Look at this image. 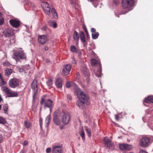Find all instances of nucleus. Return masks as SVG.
I'll list each match as a JSON object with an SVG mask.
<instances>
[{
  "instance_id": "nucleus-27",
  "label": "nucleus",
  "mask_w": 153,
  "mask_h": 153,
  "mask_svg": "<svg viewBox=\"0 0 153 153\" xmlns=\"http://www.w3.org/2000/svg\"><path fill=\"white\" fill-rule=\"evenodd\" d=\"M70 49L71 51L73 52L81 54V52L74 45H72L71 46Z\"/></svg>"
},
{
  "instance_id": "nucleus-52",
  "label": "nucleus",
  "mask_w": 153,
  "mask_h": 153,
  "mask_svg": "<svg viewBox=\"0 0 153 153\" xmlns=\"http://www.w3.org/2000/svg\"><path fill=\"white\" fill-rule=\"evenodd\" d=\"M64 127V126L63 125L61 126H59V128L60 129L62 130L63 129Z\"/></svg>"
},
{
  "instance_id": "nucleus-51",
  "label": "nucleus",
  "mask_w": 153,
  "mask_h": 153,
  "mask_svg": "<svg viewBox=\"0 0 153 153\" xmlns=\"http://www.w3.org/2000/svg\"><path fill=\"white\" fill-rule=\"evenodd\" d=\"M146 152L145 151L142 150L140 151V153H146Z\"/></svg>"
},
{
  "instance_id": "nucleus-45",
  "label": "nucleus",
  "mask_w": 153,
  "mask_h": 153,
  "mask_svg": "<svg viewBox=\"0 0 153 153\" xmlns=\"http://www.w3.org/2000/svg\"><path fill=\"white\" fill-rule=\"evenodd\" d=\"M39 123L40 125V127L41 128H42V120L40 119L39 120Z\"/></svg>"
},
{
  "instance_id": "nucleus-31",
  "label": "nucleus",
  "mask_w": 153,
  "mask_h": 153,
  "mask_svg": "<svg viewBox=\"0 0 153 153\" xmlns=\"http://www.w3.org/2000/svg\"><path fill=\"white\" fill-rule=\"evenodd\" d=\"M99 33L98 32L93 33H92V38L93 39H97L99 36Z\"/></svg>"
},
{
  "instance_id": "nucleus-7",
  "label": "nucleus",
  "mask_w": 153,
  "mask_h": 153,
  "mask_svg": "<svg viewBox=\"0 0 153 153\" xmlns=\"http://www.w3.org/2000/svg\"><path fill=\"white\" fill-rule=\"evenodd\" d=\"M19 80L15 78L10 79L8 82L9 86L12 88H15L19 85Z\"/></svg>"
},
{
  "instance_id": "nucleus-54",
  "label": "nucleus",
  "mask_w": 153,
  "mask_h": 153,
  "mask_svg": "<svg viewBox=\"0 0 153 153\" xmlns=\"http://www.w3.org/2000/svg\"><path fill=\"white\" fill-rule=\"evenodd\" d=\"M48 48L47 46H45V51H48Z\"/></svg>"
},
{
  "instance_id": "nucleus-17",
  "label": "nucleus",
  "mask_w": 153,
  "mask_h": 153,
  "mask_svg": "<svg viewBox=\"0 0 153 153\" xmlns=\"http://www.w3.org/2000/svg\"><path fill=\"white\" fill-rule=\"evenodd\" d=\"M53 120L56 125L58 126L60 125L61 123L60 120L56 114L54 115Z\"/></svg>"
},
{
  "instance_id": "nucleus-1",
  "label": "nucleus",
  "mask_w": 153,
  "mask_h": 153,
  "mask_svg": "<svg viewBox=\"0 0 153 153\" xmlns=\"http://www.w3.org/2000/svg\"><path fill=\"white\" fill-rule=\"evenodd\" d=\"M75 93L79 99V100L76 102V104L80 108L83 109L85 104L87 105L90 104L89 97L83 91L77 88L75 90Z\"/></svg>"
},
{
  "instance_id": "nucleus-18",
  "label": "nucleus",
  "mask_w": 153,
  "mask_h": 153,
  "mask_svg": "<svg viewBox=\"0 0 153 153\" xmlns=\"http://www.w3.org/2000/svg\"><path fill=\"white\" fill-rule=\"evenodd\" d=\"M6 31V32L4 35L5 37H10L13 35V31L12 29H7Z\"/></svg>"
},
{
  "instance_id": "nucleus-60",
  "label": "nucleus",
  "mask_w": 153,
  "mask_h": 153,
  "mask_svg": "<svg viewBox=\"0 0 153 153\" xmlns=\"http://www.w3.org/2000/svg\"><path fill=\"white\" fill-rule=\"evenodd\" d=\"M42 107H41L40 108V110L41 111V109H42Z\"/></svg>"
},
{
  "instance_id": "nucleus-21",
  "label": "nucleus",
  "mask_w": 153,
  "mask_h": 153,
  "mask_svg": "<svg viewBox=\"0 0 153 153\" xmlns=\"http://www.w3.org/2000/svg\"><path fill=\"white\" fill-rule=\"evenodd\" d=\"M144 102L147 103H153V96H149L145 98Z\"/></svg>"
},
{
  "instance_id": "nucleus-39",
  "label": "nucleus",
  "mask_w": 153,
  "mask_h": 153,
  "mask_svg": "<svg viewBox=\"0 0 153 153\" xmlns=\"http://www.w3.org/2000/svg\"><path fill=\"white\" fill-rule=\"evenodd\" d=\"M54 22V21L53 20H50L49 21L48 24L50 26H52Z\"/></svg>"
},
{
  "instance_id": "nucleus-42",
  "label": "nucleus",
  "mask_w": 153,
  "mask_h": 153,
  "mask_svg": "<svg viewBox=\"0 0 153 153\" xmlns=\"http://www.w3.org/2000/svg\"><path fill=\"white\" fill-rule=\"evenodd\" d=\"M51 149L50 148H48L46 149V152L47 153H49L51 152Z\"/></svg>"
},
{
  "instance_id": "nucleus-28",
  "label": "nucleus",
  "mask_w": 153,
  "mask_h": 153,
  "mask_svg": "<svg viewBox=\"0 0 153 153\" xmlns=\"http://www.w3.org/2000/svg\"><path fill=\"white\" fill-rule=\"evenodd\" d=\"M52 14L53 17L56 19L58 18V16L56 11L54 8H52L51 10Z\"/></svg>"
},
{
  "instance_id": "nucleus-46",
  "label": "nucleus",
  "mask_w": 153,
  "mask_h": 153,
  "mask_svg": "<svg viewBox=\"0 0 153 153\" xmlns=\"http://www.w3.org/2000/svg\"><path fill=\"white\" fill-rule=\"evenodd\" d=\"M115 118L117 120H118L119 119V116L118 114L115 115Z\"/></svg>"
},
{
  "instance_id": "nucleus-13",
  "label": "nucleus",
  "mask_w": 153,
  "mask_h": 153,
  "mask_svg": "<svg viewBox=\"0 0 153 153\" xmlns=\"http://www.w3.org/2000/svg\"><path fill=\"white\" fill-rule=\"evenodd\" d=\"M48 37L47 35H42L38 37V40L40 44H43L48 40Z\"/></svg>"
},
{
  "instance_id": "nucleus-58",
  "label": "nucleus",
  "mask_w": 153,
  "mask_h": 153,
  "mask_svg": "<svg viewBox=\"0 0 153 153\" xmlns=\"http://www.w3.org/2000/svg\"><path fill=\"white\" fill-rule=\"evenodd\" d=\"M1 105H0V111L1 110Z\"/></svg>"
},
{
  "instance_id": "nucleus-33",
  "label": "nucleus",
  "mask_w": 153,
  "mask_h": 153,
  "mask_svg": "<svg viewBox=\"0 0 153 153\" xmlns=\"http://www.w3.org/2000/svg\"><path fill=\"white\" fill-rule=\"evenodd\" d=\"M79 134L81 137H82V139L84 141L85 140V134L83 130L82 129L81 131L79 132Z\"/></svg>"
},
{
  "instance_id": "nucleus-41",
  "label": "nucleus",
  "mask_w": 153,
  "mask_h": 153,
  "mask_svg": "<svg viewBox=\"0 0 153 153\" xmlns=\"http://www.w3.org/2000/svg\"><path fill=\"white\" fill-rule=\"evenodd\" d=\"M91 32L92 33L96 32V29L94 28H92L91 30Z\"/></svg>"
},
{
  "instance_id": "nucleus-2",
  "label": "nucleus",
  "mask_w": 153,
  "mask_h": 153,
  "mask_svg": "<svg viewBox=\"0 0 153 153\" xmlns=\"http://www.w3.org/2000/svg\"><path fill=\"white\" fill-rule=\"evenodd\" d=\"M135 0H121L122 5L126 11L122 12V14H125L133 9L134 6Z\"/></svg>"
},
{
  "instance_id": "nucleus-43",
  "label": "nucleus",
  "mask_w": 153,
  "mask_h": 153,
  "mask_svg": "<svg viewBox=\"0 0 153 153\" xmlns=\"http://www.w3.org/2000/svg\"><path fill=\"white\" fill-rule=\"evenodd\" d=\"M1 85H4L6 83L5 82V81L4 80L3 78H2L1 79Z\"/></svg>"
},
{
  "instance_id": "nucleus-25",
  "label": "nucleus",
  "mask_w": 153,
  "mask_h": 153,
  "mask_svg": "<svg viewBox=\"0 0 153 153\" xmlns=\"http://www.w3.org/2000/svg\"><path fill=\"white\" fill-rule=\"evenodd\" d=\"M8 108L9 107L7 104L4 105L3 106L2 111H3L4 113L7 114L8 113Z\"/></svg>"
},
{
  "instance_id": "nucleus-3",
  "label": "nucleus",
  "mask_w": 153,
  "mask_h": 153,
  "mask_svg": "<svg viewBox=\"0 0 153 153\" xmlns=\"http://www.w3.org/2000/svg\"><path fill=\"white\" fill-rule=\"evenodd\" d=\"M13 58L16 62L20 61L21 60L26 59V55L23 50H19L15 52L13 55Z\"/></svg>"
},
{
  "instance_id": "nucleus-29",
  "label": "nucleus",
  "mask_w": 153,
  "mask_h": 153,
  "mask_svg": "<svg viewBox=\"0 0 153 153\" xmlns=\"http://www.w3.org/2000/svg\"><path fill=\"white\" fill-rule=\"evenodd\" d=\"M85 130L88 136L90 137L91 136V130L90 129L88 128L87 126L84 127Z\"/></svg>"
},
{
  "instance_id": "nucleus-59",
  "label": "nucleus",
  "mask_w": 153,
  "mask_h": 153,
  "mask_svg": "<svg viewBox=\"0 0 153 153\" xmlns=\"http://www.w3.org/2000/svg\"><path fill=\"white\" fill-rule=\"evenodd\" d=\"M6 62H4L3 63V65H5Z\"/></svg>"
},
{
  "instance_id": "nucleus-53",
  "label": "nucleus",
  "mask_w": 153,
  "mask_h": 153,
  "mask_svg": "<svg viewBox=\"0 0 153 153\" xmlns=\"http://www.w3.org/2000/svg\"><path fill=\"white\" fill-rule=\"evenodd\" d=\"M86 33V36H87V38L88 39L90 37H89V35L88 32Z\"/></svg>"
},
{
  "instance_id": "nucleus-26",
  "label": "nucleus",
  "mask_w": 153,
  "mask_h": 153,
  "mask_svg": "<svg viewBox=\"0 0 153 153\" xmlns=\"http://www.w3.org/2000/svg\"><path fill=\"white\" fill-rule=\"evenodd\" d=\"M73 36L74 40L76 42H78L79 39V36L78 35V33L75 31H74Z\"/></svg>"
},
{
  "instance_id": "nucleus-38",
  "label": "nucleus",
  "mask_w": 153,
  "mask_h": 153,
  "mask_svg": "<svg viewBox=\"0 0 153 153\" xmlns=\"http://www.w3.org/2000/svg\"><path fill=\"white\" fill-rule=\"evenodd\" d=\"M6 123L5 120L3 117H0V123L2 124H5Z\"/></svg>"
},
{
  "instance_id": "nucleus-14",
  "label": "nucleus",
  "mask_w": 153,
  "mask_h": 153,
  "mask_svg": "<svg viewBox=\"0 0 153 153\" xmlns=\"http://www.w3.org/2000/svg\"><path fill=\"white\" fill-rule=\"evenodd\" d=\"M9 22L12 26L15 27H17L20 25V22L15 19L10 20Z\"/></svg>"
},
{
  "instance_id": "nucleus-22",
  "label": "nucleus",
  "mask_w": 153,
  "mask_h": 153,
  "mask_svg": "<svg viewBox=\"0 0 153 153\" xmlns=\"http://www.w3.org/2000/svg\"><path fill=\"white\" fill-rule=\"evenodd\" d=\"M80 39L84 46H85L86 42V39L85 36V35L83 32H81L80 33Z\"/></svg>"
},
{
  "instance_id": "nucleus-23",
  "label": "nucleus",
  "mask_w": 153,
  "mask_h": 153,
  "mask_svg": "<svg viewBox=\"0 0 153 153\" xmlns=\"http://www.w3.org/2000/svg\"><path fill=\"white\" fill-rule=\"evenodd\" d=\"M81 70H82L83 74L87 76H89V71L87 69V67L85 65L83 66V68H81Z\"/></svg>"
},
{
  "instance_id": "nucleus-11",
  "label": "nucleus",
  "mask_w": 153,
  "mask_h": 153,
  "mask_svg": "<svg viewBox=\"0 0 153 153\" xmlns=\"http://www.w3.org/2000/svg\"><path fill=\"white\" fill-rule=\"evenodd\" d=\"M62 146L60 145H54L52 146V153H62Z\"/></svg>"
},
{
  "instance_id": "nucleus-5",
  "label": "nucleus",
  "mask_w": 153,
  "mask_h": 153,
  "mask_svg": "<svg viewBox=\"0 0 153 153\" xmlns=\"http://www.w3.org/2000/svg\"><path fill=\"white\" fill-rule=\"evenodd\" d=\"M37 81L36 79H34L31 85L32 89L33 91V101L34 102L37 98L36 96L37 94L38 86Z\"/></svg>"
},
{
  "instance_id": "nucleus-15",
  "label": "nucleus",
  "mask_w": 153,
  "mask_h": 153,
  "mask_svg": "<svg viewBox=\"0 0 153 153\" xmlns=\"http://www.w3.org/2000/svg\"><path fill=\"white\" fill-rule=\"evenodd\" d=\"M120 148L122 150H129L131 149V146L127 144H121L119 145Z\"/></svg>"
},
{
  "instance_id": "nucleus-50",
  "label": "nucleus",
  "mask_w": 153,
  "mask_h": 153,
  "mask_svg": "<svg viewBox=\"0 0 153 153\" xmlns=\"http://www.w3.org/2000/svg\"><path fill=\"white\" fill-rule=\"evenodd\" d=\"M83 28H84V31H85V33H87V32H88V30H87V28H86V27H83Z\"/></svg>"
},
{
  "instance_id": "nucleus-36",
  "label": "nucleus",
  "mask_w": 153,
  "mask_h": 153,
  "mask_svg": "<svg viewBox=\"0 0 153 153\" xmlns=\"http://www.w3.org/2000/svg\"><path fill=\"white\" fill-rule=\"evenodd\" d=\"M91 65L92 66L95 65L97 63V61L94 59H92L91 60Z\"/></svg>"
},
{
  "instance_id": "nucleus-19",
  "label": "nucleus",
  "mask_w": 153,
  "mask_h": 153,
  "mask_svg": "<svg viewBox=\"0 0 153 153\" xmlns=\"http://www.w3.org/2000/svg\"><path fill=\"white\" fill-rule=\"evenodd\" d=\"M55 84L56 86L58 88H60L62 86V80L61 78H59L56 79Z\"/></svg>"
},
{
  "instance_id": "nucleus-20",
  "label": "nucleus",
  "mask_w": 153,
  "mask_h": 153,
  "mask_svg": "<svg viewBox=\"0 0 153 153\" xmlns=\"http://www.w3.org/2000/svg\"><path fill=\"white\" fill-rule=\"evenodd\" d=\"M71 86H74V90L75 91L76 88H78L76 84L75 83L73 82H67L66 84V87L67 88H69Z\"/></svg>"
},
{
  "instance_id": "nucleus-35",
  "label": "nucleus",
  "mask_w": 153,
  "mask_h": 153,
  "mask_svg": "<svg viewBox=\"0 0 153 153\" xmlns=\"http://www.w3.org/2000/svg\"><path fill=\"white\" fill-rule=\"evenodd\" d=\"M101 71L100 69L98 70L95 72V74L98 77L101 76Z\"/></svg>"
},
{
  "instance_id": "nucleus-12",
  "label": "nucleus",
  "mask_w": 153,
  "mask_h": 153,
  "mask_svg": "<svg viewBox=\"0 0 153 153\" xmlns=\"http://www.w3.org/2000/svg\"><path fill=\"white\" fill-rule=\"evenodd\" d=\"M71 68V65L68 64L66 65L63 69L62 74L65 76L67 75L69 73Z\"/></svg>"
},
{
  "instance_id": "nucleus-24",
  "label": "nucleus",
  "mask_w": 153,
  "mask_h": 153,
  "mask_svg": "<svg viewBox=\"0 0 153 153\" xmlns=\"http://www.w3.org/2000/svg\"><path fill=\"white\" fill-rule=\"evenodd\" d=\"M13 72V70L11 68H7L5 71V75L9 77Z\"/></svg>"
},
{
  "instance_id": "nucleus-8",
  "label": "nucleus",
  "mask_w": 153,
  "mask_h": 153,
  "mask_svg": "<svg viewBox=\"0 0 153 153\" xmlns=\"http://www.w3.org/2000/svg\"><path fill=\"white\" fill-rule=\"evenodd\" d=\"M61 114L62 116V122L65 125L68 124L70 119L69 115L68 114L63 112H62Z\"/></svg>"
},
{
  "instance_id": "nucleus-40",
  "label": "nucleus",
  "mask_w": 153,
  "mask_h": 153,
  "mask_svg": "<svg viewBox=\"0 0 153 153\" xmlns=\"http://www.w3.org/2000/svg\"><path fill=\"white\" fill-rule=\"evenodd\" d=\"M54 28H56L57 27V25L56 22H54L53 25L52 26Z\"/></svg>"
},
{
  "instance_id": "nucleus-16",
  "label": "nucleus",
  "mask_w": 153,
  "mask_h": 153,
  "mask_svg": "<svg viewBox=\"0 0 153 153\" xmlns=\"http://www.w3.org/2000/svg\"><path fill=\"white\" fill-rule=\"evenodd\" d=\"M103 140L105 144L108 147L110 148L112 146L113 143H112L111 141L109 138H107V137H105L103 139Z\"/></svg>"
},
{
  "instance_id": "nucleus-44",
  "label": "nucleus",
  "mask_w": 153,
  "mask_h": 153,
  "mask_svg": "<svg viewBox=\"0 0 153 153\" xmlns=\"http://www.w3.org/2000/svg\"><path fill=\"white\" fill-rule=\"evenodd\" d=\"M72 62L73 64H76V60L74 58L72 59Z\"/></svg>"
},
{
  "instance_id": "nucleus-4",
  "label": "nucleus",
  "mask_w": 153,
  "mask_h": 153,
  "mask_svg": "<svg viewBox=\"0 0 153 153\" xmlns=\"http://www.w3.org/2000/svg\"><path fill=\"white\" fill-rule=\"evenodd\" d=\"M46 97V96L45 95L41 98L40 104L41 105H43L44 104V108H48L51 110L53 106V102L50 99H45Z\"/></svg>"
},
{
  "instance_id": "nucleus-48",
  "label": "nucleus",
  "mask_w": 153,
  "mask_h": 153,
  "mask_svg": "<svg viewBox=\"0 0 153 153\" xmlns=\"http://www.w3.org/2000/svg\"><path fill=\"white\" fill-rule=\"evenodd\" d=\"M3 137L0 134V143H1L2 142V140Z\"/></svg>"
},
{
  "instance_id": "nucleus-55",
  "label": "nucleus",
  "mask_w": 153,
  "mask_h": 153,
  "mask_svg": "<svg viewBox=\"0 0 153 153\" xmlns=\"http://www.w3.org/2000/svg\"><path fill=\"white\" fill-rule=\"evenodd\" d=\"M46 62H47V63H48L49 62H50V59H46Z\"/></svg>"
},
{
  "instance_id": "nucleus-56",
  "label": "nucleus",
  "mask_w": 153,
  "mask_h": 153,
  "mask_svg": "<svg viewBox=\"0 0 153 153\" xmlns=\"http://www.w3.org/2000/svg\"><path fill=\"white\" fill-rule=\"evenodd\" d=\"M20 153H24V150H21L20 152Z\"/></svg>"
},
{
  "instance_id": "nucleus-37",
  "label": "nucleus",
  "mask_w": 153,
  "mask_h": 153,
  "mask_svg": "<svg viewBox=\"0 0 153 153\" xmlns=\"http://www.w3.org/2000/svg\"><path fill=\"white\" fill-rule=\"evenodd\" d=\"M47 84L48 86H51L53 84V80L50 79L48 80L47 82Z\"/></svg>"
},
{
  "instance_id": "nucleus-30",
  "label": "nucleus",
  "mask_w": 153,
  "mask_h": 153,
  "mask_svg": "<svg viewBox=\"0 0 153 153\" xmlns=\"http://www.w3.org/2000/svg\"><path fill=\"white\" fill-rule=\"evenodd\" d=\"M24 125L25 127L27 128H30L31 126V123L30 122L27 121H25L24 122Z\"/></svg>"
},
{
  "instance_id": "nucleus-57",
  "label": "nucleus",
  "mask_w": 153,
  "mask_h": 153,
  "mask_svg": "<svg viewBox=\"0 0 153 153\" xmlns=\"http://www.w3.org/2000/svg\"><path fill=\"white\" fill-rule=\"evenodd\" d=\"M2 78V76H1V74L0 73V79L1 78Z\"/></svg>"
},
{
  "instance_id": "nucleus-49",
  "label": "nucleus",
  "mask_w": 153,
  "mask_h": 153,
  "mask_svg": "<svg viewBox=\"0 0 153 153\" xmlns=\"http://www.w3.org/2000/svg\"><path fill=\"white\" fill-rule=\"evenodd\" d=\"M67 98L70 100H71L72 99V97L69 95L67 96Z\"/></svg>"
},
{
  "instance_id": "nucleus-6",
  "label": "nucleus",
  "mask_w": 153,
  "mask_h": 153,
  "mask_svg": "<svg viewBox=\"0 0 153 153\" xmlns=\"http://www.w3.org/2000/svg\"><path fill=\"white\" fill-rule=\"evenodd\" d=\"M3 91L8 97H16L18 96V94L17 92L10 91L6 86H4L3 88Z\"/></svg>"
},
{
  "instance_id": "nucleus-10",
  "label": "nucleus",
  "mask_w": 153,
  "mask_h": 153,
  "mask_svg": "<svg viewBox=\"0 0 153 153\" xmlns=\"http://www.w3.org/2000/svg\"><path fill=\"white\" fill-rule=\"evenodd\" d=\"M42 6L46 14L49 15L50 13V8L49 4L48 3L44 2L42 3Z\"/></svg>"
},
{
  "instance_id": "nucleus-34",
  "label": "nucleus",
  "mask_w": 153,
  "mask_h": 153,
  "mask_svg": "<svg viewBox=\"0 0 153 153\" xmlns=\"http://www.w3.org/2000/svg\"><path fill=\"white\" fill-rule=\"evenodd\" d=\"M4 22V19L2 16V14L0 12V25H2Z\"/></svg>"
},
{
  "instance_id": "nucleus-47",
  "label": "nucleus",
  "mask_w": 153,
  "mask_h": 153,
  "mask_svg": "<svg viewBox=\"0 0 153 153\" xmlns=\"http://www.w3.org/2000/svg\"><path fill=\"white\" fill-rule=\"evenodd\" d=\"M27 144H28V142H27V141H25L23 143V145L24 146H27Z\"/></svg>"
},
{
  "instance_id": "nucleus-61",
  "label": "nucleus",
  "mask_w": 153,
  "mask_h": 153,
  "mask_svg": "<svg viewBox=\"0 0 153 153\" xmlns=\"http://www.w3.org/2000/svg\"><path fill=\"white\" fill-rule=\"evenodd\" d=\"M146 153H147V152H146Z\"/></svg>"
},
{
  "instance_id": "nucleus-32",
  "label": "nucleus",
  "mask_w": 153,
  "mask_h": 153,
  "mask_svg": "<svg viewBox=\"0 0 153 153\" xmlns=\"http://www.w3.org/2000/svg\"><path fill=\"white\" fill-rule=\"evenodd\" d=\"M51 119V116L50 115H48L46 118L45 122L48 126L50 123V120Z\"/></svg>"
},
{
  "instance_id": "nucleus-9",
  "label": "nucleus",
  "mask_w": 153,
  "mask_h": 153,
  "mask_svg": "<svg viewBox=\"0 0 153 153\" xmlns=\"http://www.w3.org/2000/svg\"><path fill=\"white\" fill-rule=\"evenodd\" d=\"M150 139L147 137H143L140 141V145L143 147H146L149 145Z\"/></svg>"
}]
</instances>
